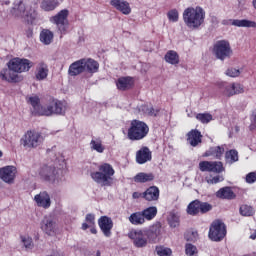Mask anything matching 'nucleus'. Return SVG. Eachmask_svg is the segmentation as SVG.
I'll list each match as a JSON object with an SVG mask.
<instances>
[{
    "mask_svg": "<svg viewBox=\"0 0 256 256\" xmlns=\"http://www.w3.org/2000/svg\"><path fill=\"white\" fill-rule=\"evenodd\" d=\"M199 209L200 213H209L213 209V206L207 202H201L199 201Z\"/></svg>",
    "mask_w": 256,
    "mask_h": 256,
    "instance_id": "50",
    "label": "nucleus"
},
{
    "mask_svg": "<svg viewBox=\"0 0 256 256\" xmlns=\"http://www.w3.org/2000/svg\"><path fill=\"white\" fill-rule=\"evenodd\" d=\"M144 217V221H153L154 217H157V208L150 206L141 211Z\"/></svg>",
    "mask_w": 256,
    "mask_h": 256,
    "instance_id": "36",
    "label": "nucleus"
},
{
    "mask_svg": "<svg viewBox=\"0 0 256 256\" xmlns=\"http://www.w3.org/2000/svg\"><path fill=\"white\" fill-rule=\"evenodd\" d=\"M146 231V237L148 243H159L161 239V226L152 225L149 228L144 229Z\"/></svg>",
    "mask_w": 256,
    "mask_h": 256,
    "instance_id": "17",
    "label": "nucleus"
},
{
    "mask_svg": "<svg viewBox=\"0 0 256 256\" xmlns=\"http://www.w3.org/2000/svg\"><path fill=\"white\" fill-rule=\"evenodd\" d=\"M28 103L32 106L35 115H39V111L45 109V106H41L39 96L37 95L29 96Z\"/></svg>",
    "mask_w": 256,
    "mask_h": 256,
    "instance_id": "31",
    "label": "nucleus"
},
{
    "mask_svg": "<svg viewBox=\"0 0 256 256\" xmlns=\"http://www.w3.org/2000/svg\"><path fill=\"white\" fill-rule=\"evenodd\" d=\"M256 181V173L250 172L246 175V183H255Z\"/></svg>",
    "mask_w": 256,
    "mask_h": 256,
    "instance_id": "55",
    "label": "nucleus"
},
{
    "mask_svg": "<svg viewBox=\"0 0 256 256\" xmlns=\"http://www.w3.org/2000/svg\"><path fill=\"white\" fill-rule=\"evenodd\" d=\"M34 201L38 207L42 209H49L51 207V196L47 191H42L34 196Z\"/></svg>",
    "mask_w": 256,
    "mask_h": 256,
    "instance_id": "19",
    "label": "nucleus"
},
{
    "mask_svg": "<svg viewBox=\"0 0 256 256\" xmlns=\"http://www.w3.org/2000/svg\"><path fill=\"white\" fill-rule=\"evenodd\" d=\"M0 179L7 185H13L17 179V167L9 165L0 168Z\"/></svg>",
    "mask_w": 256,
    "mask_h": 256,
    "instance_id": "13",
    "label": "nucleus"
},
{
    "mask_svg": "<svg viewBox=\"0 0 256 256\" xmlns=\"http://www.w3.org/2000/svg\"><path fill=\"white\" fill-rule=\"evenodd\" d=\"M90 177L94 183L101 187H111L113 185V177H115V169L109 163L100 164L96 171H90Z\"/></svg>",
    "mask_w": 256,
    "mask_h": 256,
    "instance_id": "1",
    "label": "nucleus"
},
{
    "mask_svg": "<svg viewBox=\"0 0 256 256\" xmlns=\"http://www.w3.org/2000/svg\"><path fill=\"white\" fill-rule=\"evenodd\" d=\"M128 238L132 241L134 247L137 249H143L149 245L147 240V231L145 229H131L128 232Z\"/></svg>",
    "mask_w": 256,
    "mask_h": 256,
    "instance_id": "10",
    "label": "nucleus"
},
{
    "mask_svg": "<svg viewBox=\"0 0 256 256\" xmlns=\"http://www.w3.org/2000/svg\"><path fill=\"white\" fill-rule=\"evenodd\" d=\"M21 243L23 244V246L25 247V249L27 251H31V249H33V247H35V245L33 244V238L29 237V236H21Z\"/></svg>",
    "mask_w": 256,
    "mask_h": 256,
    "instance_id": "45",
    "label": "nucleus"
},
{
    "mask_svg": "<svg viewBox=\"0 0 256 256\" xmlns=\"http://www.w3.org/2000/svg\"><path fill=\"white\" fill-rule=\"evenodd\" d=\"M167 17L172 23H177V21H179V11L172 9L167 13Z\"/></svg>",
    "mask_w": 256,
    "mask_h": 256,
    "instance_id": "46",
    "label": "nucleus"
},
{
    "mask_svg": "<svg viewBox=\"0 0 256 256\" xmlns=\"http://www.w3.org/2000/svg\"><path fill=\"white\" fill-rule=\"evenodd\" d=\"M39 177L41 181H44V183H49V185H53L54 187L63 185V182L65 181L59 169L55 168V166L49 165H44L40 168Z\"/></svg>",
    "mask_w": 256,
    "mask_h": 256,
    "instance_id": "4",
    "label": "nucleus"
},
{
    "mask_svg": "<svg viewBox=\"0 0 256 256\" xmlns=\"http://www.w3.org/2000/svg\"><path fill=\"white\" fill-rule=\"evenodd\" d=\"M66 107L67 106L65 103L59 100H52L46 106H44V109L38 111V113L39 116L45 117H51V115H63V113H65Z\"/></svg>",
    "mask_w": 256,
    "mask_h": 256,
    "instance_id": "8",
    "label": "nucleus"
},
{
    "mask_svg": "<svg viewBox=\"0 0 256 256\" xmlns=\"http://www.w3.org/2000/svg\"><path fill=\"white\" fill-rule=\"evenodd\" d=\"M84 64V71L87 73H97L99 71V62L95 61L94 59H82Z\"/></svg>",
    "mask_w": 256,
    "mask_h": 256,
    "instance_id": "28",
    "label": "nucleus"
},
{
    "mask_svg": "<svg viewBox=\"0 0 256 256\" xmlns=\"http://www.w3.org/2000/svg\"><path fill=\"white\" fill-rule=\"evenodd\" d=\"M250 129L251 131H253L254 129H256V109H254L250 115Z\"/></svg>",
    "mask_w": 256,
    "mask_h": 256,
    "instance_id": "54",
    "label": "nucleus"
},
{
    "mask_svg": "<svg viewBox=\"0 0 256 256\" xmlns=\"http://www.w3.org/2000/svg\"><path fill=\"white\" fill-rule=\"evenodd\" d=\"M61 3H63V0H42L40 8L42 11H55Z\"/></svg>",
    "mask_w": 256,
    "mask_h": 256,
    "instance_id": "27",
    "label": "nucleus"
},
{
    "mask_svg": "<svg viewBox=\"0 0 256 256\" xmlns=\"http://www.w3.org/2000/svg\"><path fill=\"white\" fill-rule=\"evenodd\" d=\"M216 197L219 199H235V192H233L231 187H224L216 192Z\"/></svg>",
    "mask_w": 256,
    "mask_h": 256,
    "instance_id": "34",
    "label": "nucleus"
},
{
    "mask_svg": "<svg viewBox=\"0 0 256 256\" xmlns=\"http://www.w3.org/2000/svg\"><path fill=\"white\" fill-rule=\"evenodd\" d=\"M69 75L71 77H77V75H81V73H85V66L83 64V59L77 60L72 63L68 70Z\"/></svg>",
    "mask_w": 256,
    "mask_h": 256,
    "instance_id": "25",
    "label": "nucleus"
},
{
    "mask_svg": "<svg viewBox=\"0 0 256 256\" xmlns=\"http://www.w3.org/2000/svg\"><path fill=\"white\" fill-rule=\"evenodd\" d=\"M40 41L44 45H51L53 42V32L47 29L42 30L40 33Z\"/></svg>",
    "mask_w": 256,
    "mask_h": 256,
    "instance_id": "37",
    "label": "nucleus"
},
{
    "mask_svg": "<svg viewBox=\"0 0 256 256\" xmlns=\"http://www.w3.org/2000/svg\"><path fill=\"white\" fill-rule=\"evenodd\" d=\"M90 232L92 233V235H97V228H95V225H93V226L90 228Z\"/></svg>",
    "mask_w": 256,
    "mask_h": 256,
    "instance_id": "60",
    "label": "nucleus"
},
{
    "mask_svg": "<svg viewBox=\"0 0 256 256\" xmlns=\"http://www.w3.org/2000/svg\"><path fill=\"white\" fill-rule=\"evenodd\" d=\"M240 215L243 217H252V215H255V210L249 205H242L240 206Z\"/></svg>",
    "mask_w": 256,
    "mask_h": 256,
    "instance_id": "43",
    "label": "nucleus"
},
{
    "mask_svg": "<svg viewBox=\"0 0 256 256\" xmlns=\"http://www.w3.org/2000/svg\"><path fill=\"white\" fill-rule=\"evenodd\" d=\"M151 159H152V153L148 147H142L140 150L136 152V162L139 165H144V163L151 161Z\"/></svg>",
    "mask_w": 256,
    "mask_h": 256,
    "instance_id": "22",
    "label": "nucleus"
},
{
    "mask_svg": "<svg viewBox=\"0 0 256 256\" xmlns=\"http://www.w3.org/2000/svg\"><path fill=\"white\" fill-rule=\"evenodd\" d=\"M192 238H187V241H197V232L191 233Z\"/></svg>",
    "mask_w": 256,
    "mask_h": 256,
    "instance_id": "59",
    "label": "nucleus"
},
{
    "mask_svg": "<svg viewBox=\"0 0 256 256\" xmlns=\"http://www.w3.org/2000/svg\"><path fill=\"white\" fill-rule=\"evenodd\" d=\"M92 227H93L92 224H89V222H84V223L82 224L81 229H82L83 231H87V229H91Z\"/></svg>",
    "mask_w": 256,
    "mask_h": 256,
    "instance_id": "57",
    "label": "nucleus"
},
{
    "mask_svg": "<svg viewBox=\"0 0 256 256\" xmlns=\"http://www.w3.org/2000/svg\"><path fill=\"white\" fill-rule=\"evenodd\" d=\"M98 225L104 237H111V229H113V220L107 216H102L98 220Z\"/></svg>",
    "mask_w": 256,
    "mask_h": 256,
    "instance_id": "18",
    "label": "nucleus"
},
{
    "mask_svg": "<svg viewBox=\"0 0 256 256\" xmlns=\"http://www.w3.org/2000/svg\"><path fill=\"white\" fill-rule=\"evenodd\" d=\"M188 215H197L200 213L199 200L192 201L187 207Z\"/></svg>",
    "mask_w": 256,
    "mask_h": 256,
    "instance_id": "41",
    "label": "nucleus"
},
{
    "mask_svg": "<svg viewBox=\"0 0 256 256\" xmlns=\"http://www.w3.org/2000/svg\"><path fill=\"white\" fill-rule=\"evenodd\" d=\"M149 135V126L140 120H132L128 128V139L130 141H141Z\"/></svg>",
    "mask_w": 256,
    "mask_h": 256,
    "instance_id": "5",
    "label": "nucleus"
},
{
    "mask_svg": "<svg viewBox=\"0 0 256 256\" xmlns=\"http://www.w3.org/2000/svg\"><path fill=\"white\" fill-rule=\"evenodd\" d=\"M110 5L116 9V11H120L123 15L131 14V5L125 0H112L110 1Z\"/></svg>",
    "mask_w": 256,
    "mask_h": 256,
    "instance_id": "20",
    "label": "nucleus"
},
{
    "mask_svg": "<svg viewBox=\"0 0 256 256\" xmlns=\"http://www.w3.org/2000/svg\"><path fill=\"white\" fill-rule=\"evenodd\" d=\"M183 21L189 29H199L205 21V10L201 7H190L183 12Z\"/></svg>",
    "mask_w": 256,
    "mask_h": 256,
    "instance_id": "2",
    "label": "nucleus"
},
{
    "mask_svg": "<svg viewBox=\"0 0 256 256\" xmlns=\"http://www.w3.org/2000/svg\"><path fill=\"white\" fill-rule=\"evenodd\" d=\"M203 139V135L201 132L197 129H193L187 134V142L191 147H197L200 145L201 141Z\"/></svg>",
    "mask_w": 256,
    "mask_h": 256,
    "instance_id": "24",
    "label": "nucleus"
},
{
    "mask_svg": "<svg viewBox=\"0 0 256 256\" xmlns=\"http://www.w3.org/2000/svg\"><path fill=\"white\" fill-rule=\"evenodd\" d=\"M234 89V95L245 93V88L240 83H232Z\"/></svg>",
    "mask_w": 256,
    "mask_h": 256,
    "instance_id": "52",
    "label": "nucleus"
},
{
    "mask_svg": "<svg viewBox=\"0 0 256 256\" xmlns=\"http://www.w3.org/2000/svg\"><path fill=\"white\" fill-rule=\"evenodd\" d=\"M133 199H140V197H143V193L140 192H134L132 194Z\"/></svg>",
    "mask_w": 256,
    "mask_h": 256,
    "instance_id": "58",
    "label": "nucleus"
},
{
    "mask_svg": "<svg viewBox=\"0 0 256 256\" xmlns=\"http://www.w3.org/2000/svg\"><path fill=\"white\" fill-rule=\"evenodd\" d=\"M67 17H69V10L63 9L50 18V23L56 25L61 35H65L67 33V29H69V20Z\"/></svg>",
    "mask_w": 256,
    "mask_h": 256,
    "instance_id": "9",
    "label": "nucleus"
},
{
    "mask_svg": "<svg viewBox=\"0 0 256 256\" xmlns=\"http://www.w3.org/2000/svg\"><path fill=\"white\" fill-rule=\"evenodd\" d=\"M43 135L35 130H28L20 139V145L25 149H37L43 145Z\"/></svg>",
    "mask_w": 256,
    "mask_h": 256,
    "instance_id": "6",
    "label": "nucleus"
},
{
    "mask_svg": "<svg viewBox=\"0 0 256 256\" xmlns=\"http://www.w3.org/2000/svg\"><path fill=\"white\" fill-rule=\"evenodd\" d=\"M255 238H256V230H255V232L252 235H250V239L255 240Z\"/></svg>",
    "mask_w": 256,
    "mask_h": 256,
    "instance_id": "61",
    "label": "nucleus"
},
{
    "mask_svg": "<svg viewBox=\"0 0 256 256\" xmlns=\"http://www.w3.org/2000/svg\"><path fill=\"white\" fill-rule=\"evenodd\" d=\"M159 195V187L151 186L146 189L145 192H143V199H145L146 201H159Z\"/></svg>",
    "mask_w": 256,
    "mask_h": 256,
    "instance_id": "26",
    "label": "nucleus"
},
{
    "mask_svg": "<svg viewBox=\"0 0 256 256\" xmlns=\"http://www.w3.org/2000/svg\"><path fill=\"white\" fill-rule=\"evenodd\" d=\"M8 67L14 71V73H27L33 67L34 63L25 58H13L7 63Z\"/></svg>",
    "mask_w": 256,
    "mask_h": 256,
    "instance_id": "11",
    "label": "nucleus"
},
{
    "mask_svg": "<svg viewBox=\"0 0 256 256\" xmlns=\"http://www.w3.org/2000/svg\"><path fill=\"white\" fill-rule=\"evenodd\" d=\"M196 119L197 121H200V123L207 124L213 121V115L210 113H199L196 115Z\"/></svg>",
    "mask_w": 256,
    "mask_h": 256,
    "instance_id": "44",
    "label": "nucleus"
},
{
    "mask_svg": "<svg viewBox=\"0 0 256 256\" xmlns=\"http://www.w3.org/2000/svg\"><path fill=\"white\" fill-rule=\"evenodd\" d=\"M252 5H253L254 9H256V0L252 1Z\"/></svg>",
    "mask_w": 256,
    "mask_h": 256,
    "instance_id": "62",
    "label": "nucleus"
},
{
    "mask_svg": "<svg viewBox=\"0 0 256 256\" xmlns=\"http://www.w3.org/2000/svg\"><path fill=\"white\" fill-rule=\"evenodd\" d=\"M156 253L159 256H171V253L173 252L171 251V248L159 246L156 248Z\"/></svg>",
    "mask_w": 256,
    "mask_h": 256,
    "instance_id": "47",
    "label": "nucleus"
},
{
    "mask_svg": "<svg viewBox=\"0 0 256 256\" xmlns=\"http://www.w3.org/2000/svg\"><path fill=\"white\" fill-rule=\"evenodd\" d=\"M222 25H233L234 27H256V23L247 19H228L223 20Z\"/></svg>",
    "mask_w": 256,
    "mask_h": 256,
    "instance_id": "23",
    "label": "nucleus"
},
{
    "mask_svg": "<svg viewBox=\"0 0 256 256\" xmlns=\"http://www.w3.org/2000/svg\"><path fill=\"white\" fill-rule=\"evenodd\" d=\"M165 61L170 65H179V54L176 51L170 50L165 55Z\"/></svg>",
    "mask_w": 256,
    "mask_h": 256,
    "instance_id": "38",
    "label": "nucleus"
},
{
    "mask_svg": "<svg viewBox=\"0 0 256 256\" xmlns=\"http://www.w3.org/2000/svg\"><path fill=\"white\" fill-rule=\"evenodd\" d=\"M199 169L202 172L208 171L209 173H223L224 171L222 162L201 161Z\"/></svg>",
    "mask_w": 256,
    "mask_h": 256,
    "instance_id": "15",
    "label": "nucleus"
},
{
    "mask_svg": "<svg viewBox=\"0 0 256 256\" xmlns=\"http://www.w3.org/2000/svg\"><path fill=\"white\" fill-rule=\"evenodd\" d=\"M128 221L129 223H131V225H135V226L145 225V218L143 216V212L138 211V212L132 213L128 217Z\"/></svg>",
    "mask_w": 256,
    "mask_h": 256,
    "instance_id": "33",
    "label": "nucleus"
},
{
    "mask_svg": "<svg viewBox=\"0 0 256 256\" xmlns=\"http://www.w3.org/2000/svg\"><path fill=\"white\" fill-rule=\"evenodd\" d=\"M85 221L92 226L95 225V214H87L85 217Z\"/></svg>",
    "mask_w": 256,
    "mask_h": 256,
    "instance_id": "56",
    "label": "nucleus"
},
{
    "mask_svg": "<svg viewBox=\"0 0 256 256\" xmlns=\"http://www.w3.org/2000/svg\"><path fill=\"white\" fill-rule=\"evenodd\" d=\"M11 13L14 17H20L21 19H25L28 23H33V21L37 19V6L35 4L25 5L23 1L17 0L14 2Z\"/></svg>",
    "mask_w": 256,
    "mask_h": 256,
    "instance_id": "3",
    "label": "nucleus"
},
{
    "mask_svg": "<svg viewBox=\"0 0 256 256\" xmlns=\"http://www.w3.org/2000/svg\"><path fill=\"white\" fill-rule=\"evenodd\" d=\"M91 151H96V153H104L105 146L103 145V140L100 137H92L90 141Z\"/></svg>",
    "mask_w": 256,
    "mask_h": 256,
    "instance_id": "32",
    "label": "nucleus"
},
{
    "mask_svg": "<svg viewBox=\"0 0 256 256\" xmlns=\"http://www.w3.org/2000/svg\"><path fill=\"white\" fill-rule=\"evenodd\" d=\"M95 256H101V251L97 250Z\"/></svg>",
    "mask_w": 256,
    "mask_h": 256,
    "instance_id": "63",
    "label": "nucleus"
},
{
    "mask_svg": "<svg viewBox=\"0 0 256 256\" xmlns=\"http://www.w3.org/2000/svg\"><path fill=\"white\" fill-rule=\"evenodd\" d=\"M40 229L43 231V233L49 235L50 237L56 235L58 228L55 218H53L52 216L44 217L40 223Z\"/></svg>",
    "mask_w": 256,
    "mask_h": 256,
    "instance_id": "14",
    "label": "nucleus"
},
{
    "mask_svg": "<svg viewBox=\"0 0 256 256\" xmlns=\"http://www.w3.org/2000/svg\"><path fill=\"white\" fill-rule=\"evenodd\" d=\"M116 87L119 91H127L133 87V79L131 77H121L116 82Z\"/></svg>",
    "mask_w": 256,
    "mask_h": 256,
    "instance_id": "29",
    "label": "nucleus"
},
{
    "mask_svg": "<svg viewBox=\"0 0 256 256\" xmlns=\"http://www.w3.org/2000/svg\"><path fill=\"white\" fill-rule=\"evenodd\" d=\"M212 53L219 61H225V59H231L233 56V49L231 44L227 40L217 41L214 46Z\"/></svg>",
    "mask_w": 256,
    "mask_h": 256,
    "instance_id": "7",
    "label": "nucleus"
},
{
    "mask_svg": "<svg viewBox=\"0 0 256 256\" xmlns=\"http://www.w3.org/2000/svg\"><path fill=\"white\" fill-rule=\"evenodd\" d=\"M185 253L188 256H193L195 253H197V247H195L193 244H186Z\"/></svg>",
    "mask_w": 256,
    "mask_h": 256,
    "instance_id": "51",
    "label": "nucleus"
},
{
    "mask_svg": "<svg viewBox=\"0 0 256 256\" xmlns=\"http://www.w3.org/2000/svg\"><path fill=\"white\" fill-rule=\"evenodd\" d=\"M153 179H155L153 173L145 172H140L134 177L135 183H149V181H153Z\"/></svg>",
    "mask_w": 256,
    "mask_h": 256,
    "instance_id": "35",
    "label": "nucleus"
},
{
    "mask_svg": "<svg viewBox=\"0 0 256 256\" xmlns=\"http://www.w3.org/2000/svg\"><path fill=\"white\" fill-rule=\"evenodd\" d=\"M225 153V146H214L211 147L206 153L205 157H215V159H221Z\"/></svg>",
    "mask_w": 256,
    "mask_h": 256,
    "instance_id": "30",
    "label": "nucleus"
},
{
    "mask_svg": "<svg viewBox=\"0 0 256 256\" xmlns=\"http://www.w3.org/2000/svg\"><path fill=\"white\" fill-rule=\"evenodd\" d=\"M222 181H225V178L222 175H217L213 178H206L208 185H217V183H221Z\"/></svg>",
    "mask_w": 256,
    "mask_h": 256,
    "instance_id": "48",
    "label": "nucleus"
},
{
    "mask_svg": "<svg viewBox=\"0 0 256 256\" xmlns=\"http://www.w3.org/2000/svg\"><path fill=\"white\" fill-rule=\"evenodd\" d=\"M0 157H3V152L0 150Z\"/></svg>",
    "mask_w": 256,
    "mask_h": 256,
    "instance_id": "64",
    "label": "nucleus"
},
{
    "mask_svg": "<svg viewBox=\"0 0 256 256\" xmlns=\"http://www.w3.org/2000/svg\"><path fill=\"white\" fill-rule=\"evenodd\" d=\"M225 235H227L225 224L220 220L212 222L208 233L209 239H211V241H221L225 238Z\"/></svg>",
    "mask_w": 256,
    "mask_h": 256,
    "instance_id": "12",
    "label": "nucleus"
},
{
    "mask_svg": "<svg viewBox=\"0 0 256 256\" xmlns=\"http://www.w3.org/2000/svg\"><path fill=\"white\" fill-rule=\"evenodd\" d=\"M223 89H224V95H227V97H233V95H235L233 83L223 84Z\"/></svg>",
    "mask_w": 256,
    "mask_h": 256,
    "instance_id": "49",
    "label": "nucleus"
},
{
    "mask_svg": "<svg viewBox=\"0 0 256 256\" xmlns=\"http://www.w3.org/2000/svg\"><path fill=\"white\" fill-rule=\"evenodd\" d=\"M226 75L228 77H239V75H241V71L236 68H229L226 70Z\"/></svg>",
    "mask_w": 256,
    "mask_h": 256,
    "instance_id": "53",
    "label": "nucleus"
},
{
    "mask_svg": "<svg viewBox=\"0 0 256 256\" xmlns=\"http://www.w3.org/2000/svg\"><path fill=\"white\" fill-rule=\"evenodd\" d=\"M167 221L170 227L172 228L179 227V214L175 211L170 212L168 214Z\"/></svg>",
    "mask_w": 256,
    "mask_h": 256,
    "instance_id": "39",
    "label": "nucleus"
},
{
    "mask_svg": "<svg viewBox=\"0 0 256 256\" xmlns=\"http://www.w3.org/2000/svg\"><path fill=\"white\" fill-rule=\"evenodd\" d=\"M141 111H143V113L149 117H157V113H159V110L154 109L151 105L141 106Z\"/></svg>",
    "mask_w": 256,
    "mask_h": 256,
    "instance_id": "42",
    "label": "nucleus"
},
{
    "mask_svg": "<svg viewBox=\"0 0 256 256\" xmlns=\"http://www.w3.org/2000/svg\"><path fill=\"white\" fill-rule=\"evenodd\" d=\"M49 76V66L45 62H39L36 66V81H45Z\"/></svg>",
    "mask_w": 256,
    "mask_h": 256,
    "instance_id": "21",
    "label": "nucleus"
},
{
    "mask_svg": "<svg viewBox=\"0 0 256 256\" xmlns=\"http://www.w3.org/2000/svg\"><path fill=\"white\" fill-rule=\"evenodd\" d=\"M225 159L227 163H236V161H239V153L237 150H229L225 154Z\"/></svg>",
    "mask_w": 256,
    "mask_h": 256,
    "instance_id": "40",
    "label": "nucleus"
},
{
    "mask_svg": "<svg viewBox=\"0 0 256 256\" xmlns=\"http://www.w3.org/2000/svg\"><path fill=\"white\" fill-rule=\"evenodd\" d=\"M0 79L1 81H6V83H19L22 80L21 76L16 74L10 67L0 71Z\"/></svg>",
    "mask_w": 256,
    "mask_h": 256,
    "instance_id": "16",
    "label": "nucleus"
}]
</instances>
